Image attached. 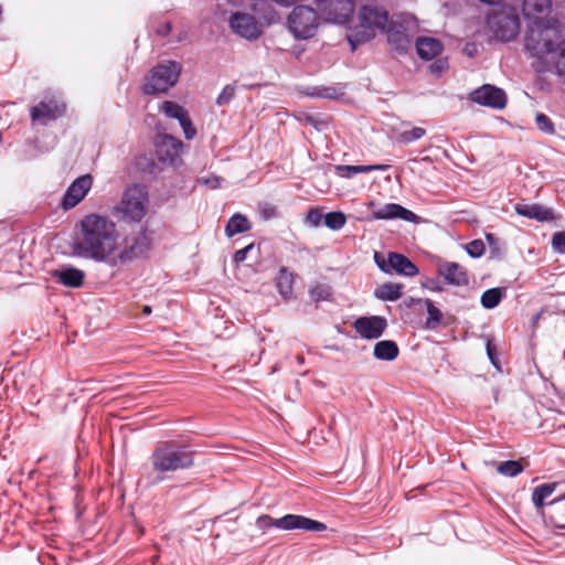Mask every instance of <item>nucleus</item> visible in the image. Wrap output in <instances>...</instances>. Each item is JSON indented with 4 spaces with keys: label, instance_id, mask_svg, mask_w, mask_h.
<instances>
[{
    "label": "nucleus",
    "instance_id": "a19ab883",
    "mask_svg": "<svg viewBox=\"0 0 565 565\" xmlns=\"http://www.w3.org/2000/svg\"><path fill=\"white\" fill-rule=\"evenodd\" d=\"M553 54L555 74L559 77H565V38L559 42L557 50Z\"/></svg>",
    "mask_w": 565,
    "mask_h": 565
},
{
    "label": "nucleus",
    "instance_id": "4c0bfd02",
    "mask_svg": "<svg viewBox=\"0 0 565 565\" xmlns=\"http://www.w3.org/2000/svg\"><path fill=\"white\" fill-rule=\"evenodd\" d=\"M345 223L347 216L341 211H331L323 215V224L332 231L341 230Z\"/></svg>",
    "mask_w": 565,
    "mask_h": 565
},
{
    "label": "nucleus",
    "instance_id": "0e129e2a",
    "mask_svg": "<svg viewBox=\"0 0 565 565\" xmlns=\"http://www.w3.org/2000/svg\"><path fill=\"white\" fill-rule=\"evenodd\" d=\"M477 52L478 50L475 43H467L463 47V53L469 57H475Z\"/></svg>",
    "mask_w": 565,
    "mask_h": 565
},
{
    "label": "nucleus",
    "instance_id": "0eeeda50",
    "mask_svg": "<svg viewBox=\"0 0 565 565\" xmlns=\"http://www.w3.org/2000/svg\"><path fill=\"white\" fill-rule=\"evenodd\" d=\"M289 31L296 39L312 38L319 26V14L309 6H296L287 19Z\"/></svg>",
    "mask_w": 565,
    "mask_h": 565
},
{
    "label": "nucleus",
    "instance_id": "8fccbe9b",
    "mask_svg": "<svg viewBox=\"0 0 565 565\" xmlns=\"http://www.w3.org/2000/svg\"><path fill=\"white\" fill-rule=\"evenodd\" d=\"M179 125L180 127L182 128V131L184 134V137L186 140H192L195 136H196V129L189 116L185 115L180 121H179Z\"/></svg>",
    "mask_w": 565,
    "mask_h": 565
},
{
    "label": "nucleus",
    "instance_id": "37998d69",
    "mask_svg": "<svg viewBox=\"0 0 565 565\" xmlns=\"http://www.w3.org/2000/svg\"><path fill=\"white\" fill-rule=\"evenodd\" d=\"M426 135V129L422 127H413L409 130H403L398 134L397 140L399 143L408 145L419 140Z\"/></svg>",
    "mask_w": 565,
    "mask_h": 565
},
{
    "label": "nucleus",
    "instance_id": "6e6d98bb",
    "mask_svg": "<svg viewBox=\"0 0 565 565\" xmlns=\"http://www.w3.org/2000/svg\"><path fill=\"white\" fill-rule=\"evenodd\" d=\"M448 68V61L447 58H436L430 65H429V72L436 76H440Z\"/></svg>",
    "mask_w": 565,
    "mask_h": 565
},
{
    "label": "nucleus",
    "instance_id": "393cba45",
    "mask_svg": "<svg viewBox=\"0 0 565 565\" xmlns=\"http://www.w3.org/2000/svg\"><path fill=\"white\" fill-rule=\"evenodd\" d=\"M162 164L157 156L152 153H141L135 158L134 167L142 177H156L162 171Z\"/></svg>",
    "mask_w": 565,
    "mask_h": 565
},
{
    "label": "nucleus",
    "instance_id": "79ce46f5",
    "mask_svg": "<svg viewBox=\"0 0 565 565\" xmlns=\"http://www.w3.org/2000/svg\"><path fill=\"white\" fill-rule=\"evenodd\" d=\"M284 520H285V515L279 519H274L268 514H263L256 519V526L258 530L264 531V532L271 527H277V529L286 531V526L281 525V523H280Z\"/></svg>",
    "mask_w": 565,
    "mask_h": 565
},
{
    "label": "nucleus",
    "instance_id": "20e7f679",
    "mask_svg": "<svg viewBox=\"0 0 565 565\" xmlns=\"http://www.w3.org/2000/svg\"><path fill=\"white\" fill-rule=\"evenodd\" d=\"M486 25L495 40L507 43L520 33L521 20L516 8L505 2L487 12Z\"/></svg>",
    "mask_w": 565,
    "mask_h": 565
},
{
    "label": "nucleus",
    "instance_id": "49530a36",
    "mask_svg": "<svg viewBox=\"0 0 565 565\" xmlns=\"http://www.w3.org/2000/svg\"><path fill=\"white\" fill-rule=\"evenodd\" d=\"M234 96H235V85L227 84L223 87V89L216 97L215 103L217 106H226L232 102Z\"/></svg>",
    "mask_w": 565,
    "mask_h": 565
},
{
    "label": "nucleus",
    "instance_id": "de8ad7c7",
    "mask_svg": "<svg viewBox=\"0 0 565 565\" xmlns=\"http://www.w3.org/2000/svg\"><path fill=\"white\" fill-rule=\"evenodd\" d=\"M465 249L470 257L479 258L484 254L486 246L481 239H473L466 244Z\"/></svg>",
    "mask_w": 565,
    "mask_h": 565
},
{
    "label": "nucleus",
    "instance_id": "412c9836",
    "mask_svg": "<svg viewBox=\"0 0 565 565\" xmlns=\"http://www.w3.org/2000/svg\"><path fill=\"white\" fill-rule=\"evenodd\" d=\"M51 276L68 288H79L84 284L85 273L72 265H64L52 270Z\"/></svg>",
    "mask_w": 565,
    "mask_h": 565
},
{
    "label": "nucleus",
    "instance_id": "864d4df0",
    "mask_svg": "<svg viewBox=\"0 0 565 565\" xmlns=\"http://www.w3.org/2000/svg\"><path fill=\"white\" fill-rule=\"evenodd\" d=\"M259 213L263 220L268 221L278 216L277 207L271 203H263L259 207Z\"/></svg>",
    "mask_w": 565,
    "mask_h": 565
},
{
    "label": "nucleus",
    "instance_id": "774afa93",
    "mask_svg": "<svg viewBox=\"0 0 565 565\" xmlns=\"http://www.w3.org/2000/svg\"><path fill=\"white\" fill-rule=\"evenodd\" d=\"M486 239L491 248H493L498 243V238L491 233L486 234Z\"/></svg>",
    "mask_w": 565,
    "mask_h": 565
},
{
    "label": "nucleus",
    "instance_id": "4468645a",
    "mask_svg": "<svg viewBox=\"0 0 565 565\" xmlns=\"http://www.w3.org/2000/svg\"><path fill=\"white\" fill-rule=\"evenodd\" d=\"M352 328L362 339L375 340L384 334L387 320L383 316H362L352 322Z\"/></svg>",
    "mask_w": 565,
    "mask_h": 565
},
{
    "label": "nucleus",
    "instance_id": "72a5a7b5",
    "mask_svg": "<svg viewBox=\"0 0 565 565\" xmlns=\"http://www.w3.org/2000/svg\"><path fill=\"white\" fill-rule=\"evenodd\" d=\"M557 488V482L542 483L533 489L532 502L536 510H542L547 503L545 500L553 494Z\"/></svg>",
    "mask_w": 565,
    "mask_h": 565
},
{
    "label": "nucleus",
    "instance_id": "4be33fe9",
    "mask_svg": "<svg viewBox=\"0 0 565 565\" xmlns=\"http://www.w3.org/2000/svg\"><path fill=\"white\" fill-rule=\"evenodd\" d=\"M280 523L286 526V531L303 530L307 532H323L327 530V525L323 522L300 514H286L285 520Z\"/></svg>",
    "mask_w": 565,
    "mask_h": 565
},
{
    "label": "nucleus",
    "instance_id": "f8f14e48",
    "mask_svg": "<svg viewBox=\"0 0 565 565\" xmlns=\"http://www.w3.org/2000/svg\"><path fill=\"white\" fill-rule=\"evenodd\" d=\"M66 113V105L64 102L51 98L49 100H41L30 109V117L33 122L46 126L51 121H55L63 117Z\"/></svg>",
    "mask_w": 565,
    "mask_h": 565
},
{
    "label": "nucleus",
    "instance_id": "c85d7f7f",
    "mask_svg": "<svg viewBox=\"0 0 565 565\" xmlns=\"http://www.w3.org/2000/svg\"><path fill=\"white\" fill-rule=\"evenodd\" d=\"M295 275L287 267H280L276 277V288L285 300L292 298Z\"/></svg>",
    "mask_w": 565,
    "mask_h": 565
},
{
    "label": "nucleus",
    "instance_id": "09e8293b",
    "mask_svg": "<svg viewBox=\"0 0 565 565\" xmlns=\"http://www.w3.org/2000/svg\"><path fill=\"white\" fill-rule=\"evenodd\" d=\"M486 352H487V356H488L490 363L492 364V366L495 370L501 371V362H500L498 353H497V347L493 343V341L490 339H488L486 342Z\"/></svg>",
    "mask_w": 565,
    "mask_h": 565
},
{
    "label": "nucleus",
    "instance_id": "13d9d810",
    "mask_svg": "<svg viewBox=\"0 0 565 565\" xmlns=\"http://www.w3.org/2000/svg\"><path fill=\"white\" fill-rule=\"evenodd\" d=\"M422 287L423 288H426L430 291H434V292H441L444 291V287L440 282V280L438 278H426L423 282H422Z\"/></svg>",
    "mask_w": 565,
    "mask_h": 565
},
{
    "label": "nucleus",
    "instance_id": "b1692460",
    "mask_svg": "<svg viewBox=\"0 0 565 565\" xmlns=\"http://www.w3.org/2000/svg\"><path fill=\"white\" fill-rule=\"evenodd\" d=\"M444 50L443 43L435 38L419 36L416 40V51L418 56L424 61H431L437 57Z\"/></svg>",
    "mask_w": 565,
    "mask_h": 565
},
{
    "label": "nucleus",
    "instance_id": "bb28decb",
    "mask_svg": "<svg viewBox=\"0 0 565 565\" xmlns=\"http://www.w3.org/2000/svg\"><path fill=\"white\" fill-rule=\"evenodd\" d=\"M547 520L556 529L565 530V493L547 503Z\"/></svg>",
    "mask_w": 565,
    "mask_h": 565
},
{
    "label": "nucleus",
    "instance_id": "473e14b6",
    "mask_svg": "<svg viewBox=\"0 0 565 565\" xmlns=\"http://www.w3.org/2000/svg\"><path fill=\"white\" fill-rule=\"evenodd\" d=\"M403 284L398 282H384L375 288L374 297L382 301H396L403 295Z\"/></svg>",
    "mask_w": 565,
    "mask_h": 565
},
{
    "label": "nucleus",
    "instance_id": "2eb2a0df",
    "mask_svg": "<svg viewBox=\"0 0 565 565\" xmlns=\"http://www.w3.org/2000/svg\"><path fill=\"white\" fill-rule=\"evenodd\" d=\"M93 179L89 174H84L76 178L66 189L62 200L61 206L64 211H68L79 204L90 190Z\"/></svg>",
    "mask_w": 565,
    "mask_h": 565
},
{
    "label": "nucleus",
    "instance_id": "e433bc0d",
    "mask_svg": "<svg viewBox=\"0 0 565 565\" xmlns=\"http://www.w3.org/2000/svg\"><path fill=\"white\" fill-rule=\"evenodd\" d=\"M309 296L315 303L329 301L332 298V287L328 284H316L309 288Z\"/></svg>",
    "mask_w": 565,
    "mask_h": 565
},
{
    "label": "nucleus",
    "instance_id": "f704fd0d",
    "mask_svg": "<svg viewBox=\"0 0 565 565\" xmlns=\"http://www.w3.org/2000/svg\"><path fill=\"white\" fill-rule=\"evenodd\" d=\"M504 297V289L493 287L482 292L480 303L484 309L491 310L499 306Z\"/></svg>",
    "mask_w": 565,
    "mask_h": 565
},
{
    "label": "nucleus",
    "instance_id": "5fc2aeb1",
    "mask_svg": "<svg viewBox=\"0 0 565 565\" xmlns=\"http://www.w3.org/2000/svg\"><path fill=\"white\" fill-rule=\"evenodd\" d=\"M374 262L382 273L387 274V275L391 274L390 253L387 254V257L385 258L381 253L375 252L374 253Z\"/></svg>",
    "mask_w": 565,
    "mask_h": 565
},
{
    "label": "nucleus",
    "instance_id": "5701e85b",
    "mask_svg": "<svg viewBox=\"0 0 565 565\" xmlns=\"http://www.w3.org/2000/svg\"><path fill=\"white\" fill-rule=\"evenodd\" d=\"M390 275L397 274L404 277H414L419 273L417 265L413 260L397 252H390Z\"/></svg>",
    "mask_w": 565,
    "mask_h": 565
},
{
    "label": "nucleus",
    "instance_id": "9d476101",
    "mask_svg": "<svg viewBox=\"0 0 565 565\" xmlns=\"http://www.w3.org/2000/svg\"><path fill=\"white\" fill-rule=\"evenodd\" d=\"M228 22L232 31L247 41H256L263 34V25L258 23L255 15L247 12H233Z\"/></svg>",
    "mask_w": 565,
    "mask_h": 565
},
{
    "label": "nucleus",
    "instance_id": "3c124183",
    "mask_svg": "<svg viewBox=\"0 0 565 565\" xmlns=\"http://www.w3.org/2000/svg\"><path fill=\"white\" fill-rule=\"evenodd\" d=\"M337 175L345 179H351L358 174L356 166L338 164L334 167Z\"/></svg>",
    "mask_w": 565,
    "mask_h": 565
},
{
    "label": "nucleus",
    "instance_id": "2f4dec72",
    "mask_svg": "<svg viewBox=\"0 0 565 565\" xmlns=\"http://www.w3.org/2000/svg\"><path fill=\"white\" fill-rule=\"evenodd\" d=\"M252 10L258 19L270 25L280 21V17L276 9L267 0H255Z\"/></svg>",
    "mask_w": 565,
    "mask_h": 565
},
{
    "label": "nucleus",
    "instance_id": "9b49d317",
    "mask_svg": "<svg viewBox=\"0 0 565 565\" xmlns=\"http://www.w3.org/2000/svg\"><path fill=\"white\" fill-rule=\"evenodd\" d=\"M316 4L328 21L339 24L349 23L354 13L352 0H316Z\"/></svg>",
    "mask_w": 565,
    "mask_h": 565
},
{
    "label": "nucleus",
    "instance_id": "680f3d73",
    "mask_svg": "<svg viewBox=\"0 0 565 565\" xmlns=\"http://www.w3.org/2000/svg\"><path fill=\"white\" fill-rule=\"evenodd\" d=\"M199 182H203L211 189H217L221 186L222 179L220 177L213 175L210 178L199 179Z\"/></svg>",
    "mask_w": 565,
    "mask_h": 565
},
{
    "label": "nucleus",
    "instance_id": "f257e3e1",
    "mask_svg": "<svg viewBox=\"0 0 565 565\" xmlns=\"http://www.w3.org/2000/svg\"><path fill=\"white\" fill-rule=\"evenodd\" d=\"M119 234L114 221L100 214H87L78 223L73 242L72 254L96 263L115 265V252Z\"/></svg>",
    "mask_w": 565,
    "mask_h": 565
},
{
    "label": "nucleus",
    "instance_id": "4d7b16f0",
    "mask_svg": "<svg viewBox=\"0 0 565 565\" xmlns=\"http://www.w3.org/2000/svg\"><path fill=\"white\" fill-rule=\"evenodd\" d=\"M255 248V243H250L244 248L236 250L233 255V262L238 265L247 258V254Z\"/></svg>",
    "mask_w": 565,
    "mask_h": 565
},
{
    "label": "nucleus",
    "instance_id": "052dcab7",
    "mask_svg": "<svg viewBox=\"0 0 565 565\" xmlns=\"http://www.w3.org/2000/svg\"><path fill=\"white\" fill-rule=\"evenodd\" d=\"M321 220H323V215L316 209H311L307 214V221L313 226H319Z\"/></svg>",
    "mask_w": 565,
    "mask_h": 565
},
{
    "label": "nucleus",
    "instance_id": "58836bf2",
    "mask_svg": "<svg viewBox=\"0 0 565 565\" xmlns=\"http://www.w3.org/2000/svg\"><path fill=\"white\" fill-rule=\"evenodd\" d=\"M524 470L523 465L519 460H507L501 461L498 467L497 471L505 477H516Z\"/></svg>",
    "mask_w": 565,
    "mask_h": 565
},
{
    "label": "nucleus",
    "instance_id": "cd10ccee",
    "mask_svg": "<svg viewBox=\"0 0 565 565\" xmlns=\"http://www.w3.org/2000/svg\"><path fill=\"white\" fill-rule=\"evenodd\" d=\"M252 230V223L249 218L242 213H234L226 222L224 232L225 235L231 238L237 234H243Z\"/></svg>",
    "mask_w": 565,
    "mask_h": 565
},
{
    "label": "nucleus",
    "instance_id": "dca6fc26",
    "mask_svg": "<svg viewBox=\"0 0 565 565\" xmlns=\"http://www.w3.org/2000/svg\"><path fill=\"white\" fill-rule=\"evenodd\" d=\"M437 273L446 284L451 286L465 287L470 281L467 269L456 262H440Z\"/></svg>",
    "mask_w": 565,
    "mask_h": 565
},
{
    "label": "nucleus",
    "instance_id": "ddd939ff",
    "mask_svg": "<svg viewBox=\"0 0 565 565\" xmlns=\"http://www.w3.org/2000/svg\"><path fill=\"white\" fill-rule=\"evenodd\" d=\"M183 142L168 134L158 135L156 140V156L162 166L175 167L180 161Z\"/></svg>",
    "mask_w": 565,
    "mask_h": 565
},
{
    "label": "nucleus",
    "instance_id": "c03bdc74",
    "mask_svg": "<svg viewBox=\"0 0 565 565\" xmlns=\"http://www.w3.org/2000/svg\"><path fill=\"white\" fill-rule=\"evenodd\" d=\"M388 43L399 53H404L409 46V39L405 33L396 31L388 34Z\"/></svg>",
    "mask_w": 565,
    "mask_h": 565
},
{
    "label": "nucleus",
    "instance_id": "f03ea898",
    "mask_svg": "<svg viewBox=\"0 0 565 565\" xmlns=\"http://www.w3.org/2000/svg\"><path fill=\"white\" fill-rule=\"evenodd\" d=\"M195 454L194 446L186 437L158 443L149 457L153 472L149 484L163 482L168 473L191 469L194 466Z\"/></svg>",
    "mask_w": 565,
    "mask_h": 565
},
{
    "label": "nucleus",
    "instance_id": "7ed1b4c3",
    "mask_svg": "<svg viewBox=\"0 0 565 565\" xmlns=\"http://www.w3.org/2000/svg\"><path fill=\"white\" fill-rule=\"evenodd\" d=\"M565 36V21L557 15L529 22L523 39V50L529 57H547Z\"/></svg>",
    "mask_w": 565,
    "mask_h": 565
},
{
    "label": "nucleus",
    "instance_id": "423d86ee",
    "mask_svg": "<svg viewBox=\"0 0 565 565\" xmlns=\"http://www.w3.org/2000/svg\"><path fill=\"white\" fill-rule=\"evenodd\" d=\"M148 204L149 195L146 186L135 183L124 191L118 210L122 213L125 222L139 223L147 214Z\"/></svg>",
    "mask_w": 565,
    "mask_h": 565
},
{
    "label": "nucleus",
    "instance_id": "6ab92c4d",
    "mask_svg": "<svg viewBox=\"0 0 565 565\" xmlns=\"http://www.w3.org/2000/svg\"><path fill=\"white\" fill-rule=\"evenodd\" d=\"M514 210L518 215L535 220L537 222L555 221V212L552 207H546L539 203H516Z\"/></svg>",
    "mask_w": 565,
    "mask_h": 565
},
{
    "label": "nucleus",
    "instance_id": "39448f33",
    "mask_svg": "<svg viewBox=\"0 0 565 565\" xmlns=\"http://www.w3.org/2000/svg\"><path fill=\"white\" fill-rule=\"evenodd\" d=\"M182 65L174 60H167L156 64L143 77L141 92L148 96L167 93L174 87L180 78Z\"/></svg>",
    "mask_w": 565,
    "mask_h": 565
},
{
    "label": "nucleus",
    "instance_id": "a18cd8bd",
    "mask_svg": "<svg viewBox=\"0 0 565 565\" xmlns=\"http://www.w3.org/2000/svg\"><path fill=\"white\" fill-rule=\"evenodd\" d=\"M535 124H536L537 129L546 135L553 136L556 134L554 122L547 115H545L543 113L536 114Z\"/></svg>",
    "mask_w": 565,
    "mask_h": 565
},
{
    "label": "nucleus",
    "instance_id": "338daca9",
    "mask_svg": "<svg viewBox=\"0 0 565 565\" xmlns=\"http://www.w3.org/2000/svg\"><path fill=\"white\" fill-rule=\"evenodd\" d=\"M356 170H358V174L369 173V172H372V167H371V164H358Z\"/></svg>",
    "mask_w": 565,
    "mask_h": 565
},
{
    "label": "nucleus",
    "instance_id": "aec40b11",
    "mask_svg": "<svg viewBox=\"0 0 565 565\" xmlns=\"http://www.w3.org/2000/svg\"><path fill=\"white\" fill-rule=\"evenodd\" d=\"M552 0H522V14L529 24L535 20H546L550 18Z\"/></svg>",
    "mask_w": 565,
    "mask_h": 565
},
{
    "label": "nucleus",
    "instance_id": "1a4fd4ad",
    "mask_svg": "<svg viewBox=\"0 0 565 565\" xmlns=\"http://www.w3.org/2000/svg\"><path fill=\"white\" fill-rule=\"evenodd\" d=\"M469 100L483 107L502 110L507 107L508 96L503 88L483 84L469 93Z\"/></svg>",
    "mask_w": 565,
    "mask_h": 565
},
{
    "label": "nucleus",
    "instance_id": "603ef678",
    "mask_svg": "<svg viewBox=\"0 0 565 565\" xmlns=\"http://www.w3.org/2000/svg\"><path fill=\"white\" fill-rule=\"evenodd\" d=\"M552 247L559 254H565V231L556 232L552 236Z\"/></svg>",
    "mask_w": 565,
    "mask_h": 565
},
{
    "label": "nucleus",
    "instance_id": "e2e57ef3",
    "mask_svg": "<svg viewBox=\"0 0 565 565\" xmlns=\"http://www.w3.org/2000/svg\"><path fill=\"white\" fill-rule=\"evenodd\" d=\"M545 58L546 57L536 58V62L532 64V67L536 73H544L548 70V63Z\"/></svg>",
    "mask_w": 565,
    "mask_h": 565
},
{
    "label": "nucleus",
    "instance_id": "a211bd4d",
    "mask_svg": "<svg viewBox=\"0 0 565 565\" xmlns=\"http://www.w3.org/2000/svg\"><path fill=\"white\" fill-rule=\"evenodd\" d=\"M359 19L372 31H385L388 23V12L376 6H363L359 13Z\"/></svg>",
    "mask_w": 565,
    "mask_h": 565
},
{
    "label": "nucleus",
    "instance_id": "c9c22d12",
    "mask_svg": "<svg viewBox=\"0 0 565 565\" xmlns=\"http://www.w3.org/2000/svg\"><path fill=\"white\" fill-rule=\"evenodd\" d=\"M427 310V318L425 320V328L427 330H435L443 321V312L435 306L430 299H424Z\"/></svg>",
    "mask_w": 565,
    "mask_h": 565
},
{
    "label": "nucleus",
    "instance_id": "69168bd1",
    "mask_svg": "<svg viewBox=\"0 0 565 565\" xmlns=\"http://www.w3.org/2000/svg\"><path fill=\"white\" fill-rule=\"evenodd\" d=\"M422 302H424V299L413 298V297H408V298L404 299V305L407 308L413 307L415 303H422Z\"/></svg>",
    "mask_w": 565,
    "mask_h": 565
},
{
    "label": "nucleus",
    "instance_id": "a878e982",
    "mask_svg": "<svg viewBox=\"0 0 565 565\" xmlns=\"http://www.w3.org/2000/svg\"><path fill=\"white\" fill-rule=\"evenodd\" d=\"M375 36V32L369 29L365 23L360 21V24L355 28L350 29L347 34V41L350 44L351 51L355 52L358 47Z\"/></svg>",
    "mask_w": 565,
    "mask_h": 565
},
{
    "label": "nucleus",
    "instance_id": "ea45409f",
    "mask_svg": "<svg viewBox=\"0 0 565 565\" xmlns=\"http://www.w3.org/2000/svg\"><path fill=\"white\" fill-rule=\"evenodd\" d=\"M161 110L164 113L166 116L172 119H177L178 121H180L185 115H188V111L181 105L172 100L163 102Z\"/></svg>",
    "mask_w": 565,
    "mask_h": 565
},
{
    "label": "nucleus",
    "instance_id": "c756f323",
    "mask_svg": "<svg viewBox=\"0 0 565 565\" xmlns=\"http://www.w3.org/2000/svg\"><path fill=\"white\" fill-rule=\"evenodd\" d=\"M344 88L345 85L343 84L334 86H312L308 88L306 94L309 97L337 100L344 96Z\"/></svg>",
    "mask_w": 565,
    "mask_h": 565
},
{
    "label": "nucleus",
    "instance_id": "f3484780",
    "mask_svg": "<svg viewBox=\"0 0 565 565\" xmlns=\"http://www.w3.org/2000/svg\"><path fill=\"white\" fill-rule=\"evenodd\" d=\"M374 220H395L399 218L409 223L417 224L420 217L413 211L406 209L398 203H386L380 209L372 212Z\"/></svg>",
    "mask_w": 565,
    "mask_h": 565
},
{
    "label": "nucleus",
    "instance_id": "7c9ffc66",
    "mask_svg": "<svg viewBox=\"0 0 565 565\" xmlns=\"http://www.w3.org/2000/svg\"><path fill=\"white\" fill-rule=\"evenodd\" d=\"M398 353V345L393 340H381L374 344L373 355L379 361H394Z\"/></svg>",
    "mask_w": 565,
    "mask_h": 565
},
{
    "label": "nucleus",
    "instance_id": "6e6552de",
    "mask_svg": "<svg viewBox=\"0 0 565 565\" xmlns=\"http://www.w3.org/2000/svg\"><path fill=\"white\" fill-rule=\"evenodd\" d=\"M151 235L152 231L148 226H141L137 234L127 236L125 246L117 255L118 260L126 264L146 257L151 249Z\"/></svg>",
    "mask_w": 565,
    "mask_h": 565
},
{
    "label": "nucleus",
    "instance_id": "bf43d9fd",
    "mask_svg": "<svg viewBox=\"0 0 565 565\" xmlns=\"http://www.w3.org/2000/svg\"><path fill=\"white\" fill-rule=\"evenodd\" d=\"M154 31L157 35L166 38L172 32V23L170 21L159 22Z\"/></svg>",
    "mask_w": 565,
    "mask_h": 565
}]
</instances>
